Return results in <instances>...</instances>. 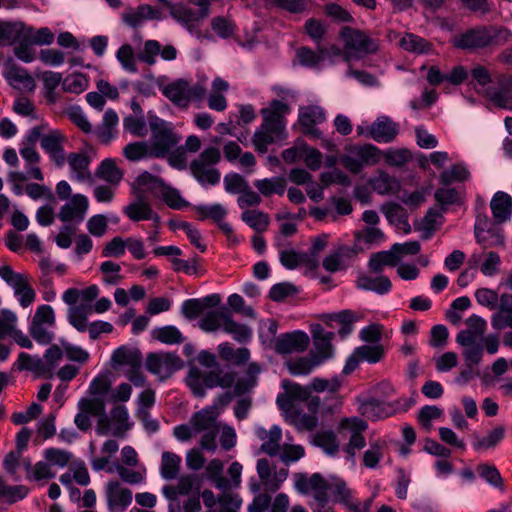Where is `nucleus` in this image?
Segmentation results:
<instances>
[{
    "label": "nucleus",
    "instance_id": "f257e3e1",
    "mask_svg": "<svg viewBox=\"0 0 512 512\" xmlns=\"http://www.w3.org/2000/svg\"><path fill=\"white\" fill-rule=\"evenodd\" d=\"M261 368L257 363H250L246 370L239 374L230 369H215L207 373L200 368L191 366L186 379L188 387L196 397H204L206 389L216 387H233L234 395L250 392L256 385Z\"/></svg>",
    "mask_w": 512,
    "mask_h": 512
},
{
    "label": "nucleus",
    "instance_id": "f03ea898",
    "mask_svg": "<svg viewBox=\"0 0 512 512\" xmlns=\"http://www.w3.org/2000/svg\"><path fill=\"white\" fill-rule=\"evenodd\" d=\"M232 397L233 395L228 392L219 395L212 405L194 413L188 423L175 426L173 436L180 442H188L201 434L200 448L214 453L217 449L216 438L219 432L217 418L221 408L228 405Z\"/></svg>",
    "mask_w": 512,
    "mask_h": 512
},
{
    "label": "nucleus",
    "instance_id": "7ed1b4c3",
    "mask_svg": "<svg viewBox=\"0 0 512 512\" xmlns=\"http://www.w3.org/2000/svg\"><path fill=\"white\" fill-rule=\"evenodd\" d=\"M290 113V106L277 99L260 110L262 123L252 137L253 145L258 152L265 153L269 145L286 140V116Z\"/></svg>",
    "mask_w": 512,
    "mask_h": 512
},
{
    "label": "nucleus",
    "instance_id": "20e7f679",
    "mask_svg": "<svg viewBox=\"0 0 512 512\" xmlns=\"http://www.w3.org/2000/svg\"><path fill=\"white\" fill-rule=\"evenodd\" d=\"M511 32L503 27H477L452 39V44L460 49H479L493 45H502L506 43Z\"/></svg>",
    "mask_w": 512,
    "mask_h": 512
},
{
    "label": "nucleus",
    "instance_id": "39448f33",
    "mask_svg": "<svg viewBox=\"0 0 512 512\" xmlns=\"http://www.w3.org/2000/svg\"><path fill=\"white\" fill-rule=\"evenodd\" d=\"M149 128L151 131L148 140L154 158H165L170 150L175 148L182 140L172 122L166 121L156 115L149 116Z\"/></svg>",
    "mask_w": 512,
    "mask_h": 512
},
{
    "label": "nucleus",
    "instance_id": "423d86ee",
    "mask_svg": "<svg viewBox=\"0 0 512 512\" xmlns=\"http://www.w3.org/2000/svg\"><path fill=\"white\" fill-rule=\"evenodd\" d=\"M358 412L369 420L384 419L394 414L409 410L414 404L413 397H400L394 401L386 402L375 396L359 397Z\"/></svg>",
    "mask_w": 512,
    "mask_h": 512
},
{
    "label": "nucleus",
    "instance_id": "0eeeda50",
    "mask_svg": "<svg viewBox=\"0 0 512 512\" xmlns=\"http://www.w3.org/2000/svg\"><path fill=\"white\" fill-rule=\"evenodd\" d=\"M221 159L220 150L215 146L206 147L189 165L192 176L202 186H214L220 182L221 173L216 165Z\"/></svg>",
    "mask_w": 512,
    "mask_h": 512
},
{
    "label": "nucleus",
    "instance_id": "6e6552de",
    "mask_svg": "<svg viewBox=\"0 0 512 512\" xmlns=\"http://www.w3.org/2000/svg\"><path fill=\"white\" fill-rule=\"evenodd\" d=\"M340 36L344 42L343 56L347 62L359 60L378 49L377 41L363 31L344 27L341 29Z\"/></svg>",
    "mask_w": 512,
    "mask_h": 512
},
{
    "label": "nucleus",
    "instance_id": "1a4fd4ad",
    "mask_svg": "<svg viewBox=\"0 0 512 512\" xmlns=\"http://www.w3.org/2000/svg\"><path fill=\"white\" fill-rule=\"evenodd\" d=\"M56 315L52 306L39 305L29 323L31 337L40 345H49L55 338Z\"/></svg>",
    "mask_w": 512,
    "mask_h": 512
},
{
    "label": "nucleus",
    "instance_id": "9d476101",
    "mask_svg": "<svg viewBox=\"0 0 512 512\" xmlns=\"http://www.w3.org/2000/svg\"><path fill=\"white\" fill-rule=\"evenodd\" d=\"M341 156V164L349 172L357 174L365 166L377 164L382 158L381 150L373 144L349 145Z\"/></svg>",
    "mask_w": 512,
    "mask_h": 512
},
{
    "label": "nucleus",
    "instance_id": "9b49d317",
    "mask_svg": "<svg viewBox=\"0 0 512 512\" xmlns=\"http://www.w3.org/2000/svg\"><path fill=\"white\" fill-rule=\"evenodd\" d=\"M368 429V423L357 416L343 418L339 422L338 431L340 434L348 437V442L344 447L347 460L355 462L357 452L366 446L364 433Z\"/></svg>",
    "mask_w": 512,
    "mask_h": 512
},
{
    "label": "nucleus",
    "instance_id": "f8f14e48",
    "mask_svg": "<svg viewBox=\"0 0 512 512\" xmlns=\"http://www.w3.org/2000/svg\"><path fill=\"white\" fill-rule=\"evenodd\" d=\"M341 478L335 475H328L327 477L322 476L320 473H314L308 477L304 473H295L293 475V483L295 490L303 495L312 493L314 500L320 494L330 492L333 496L336 484L340 482Z\"/></svg>",
    "mask_w": 512,
    "mask_h": 512
},
{
    "label": "nucleus",
    "instance_id": "ddd939ff",
    "mask_svg": "<svg viewBox=\"0 0 512 512\" xmlns=\"http://www.w3.org/2000/svg\"><path fill=\"white\" fill-rule=\"evenodd\" d=\"M162 93L175 105L187 107L191 101H202L206 96L203 84L190 85L184 79H178L162 89Z\"/></svg>",
    "mask_w": 512,
    "mask_h": 512
},
{
    "label": "nucleus",
    "instance_id": "4468645a",
    "mask_svg": "<svg viewBox=\"0 0 512 512\" xmlns=\"http://www.w3.org/2000/svg\"><path fill=\"white\" fill-rule=\"evenodd\" d=\"M182 366V360L173 353H150L146 358L148 371L156 375L161 381L169 378L175 371L181 369Z\"/></svg>",
    "mask_w": 512,
    "mask_h": 512
},
{
    "label": "nucleus",
    "instance_id": "2eb2a0df",
    "mask_svg": "<svg viewBox=\"0 0 512 512\" xmlns=\"http://www.w3.org/2000/svg\"><path fill=\"white\" fill-rule=\"evenodd\" d=\"M91 466L95 471L105 470L110 474L117 473L118 476L128 484L135 485L145 481L146 470L144 468L137 471L131 470L118 462H114L112 465H108L106 458H93L91 460Z\"/></svg>",
    "mask_w": 512,
    "mask_h": 512
},
{
    "label": "nucleus",
    "instance_id": "dca6fc26",
    "mask_svg": "<svg viewBox=\"0 0 512 512\" xmlns=\"http://www.w3.org/2000/svg\"><path fill=\"white\" fill-rule=\"evenodd\" d=\"M326 120V114L322 107L318 105H308L300 107L298 122L304 134L312 138L319 139L322 136L321 131L316 127Z\"/></svg>",
    "mask_w": 512,
    "mask_h": 512
},
{
    "label": "nucleus",
    "instance_id": "f3484780",
    "mask_svg": "<svg viewBox=\"0 0 512 512\" xmlns=\"http://www.w3.org/2000/svg\"><path fill=\"white\" fill-rule=\"evenodd\" d=\"M105 498L110 512H123L132 502V491L118 481H109L105 487Z\"/></svg>",
    "mask_w": 512,
    "mask_h": 512
},
{
    "label": "nucleus",
    "instance_id": "a211bd4d",
    "mask_svg": "<svg viewBox=\"0 0 512 512\" xmlns=\"http://www.w3.org/2000/svg\"><path fill=\"white\" fill-rule=\"evenodd\" d=\"M88 198L83 194H75L61 208L58 218L65 223L80 224L88 211Z\"/></svg>",
    "mask_w": 512,
    "mask_h": 512
},
{
    "label": "nucleus",
    "instance_id": "6ab92c4d",
    "mask_svg": "<svg viewBox=\"0 0 512 512\" xmlns=\"http://www.w3.org/2000/svg\"><path fill=\"white\" fill-rule=\"evenodd\" d=\"M334 337V332L326 331L320 325L312 329V338L314 344V351L312 356L322 365L334 356V348L331 341Z\"/></svg>",
    "mask_w": 512,
    "mask_h": 512
},
{
    "label": "nucleus",
    "instance_id": "aec40b11",
    "mask_svg": "<svg viewBox=\"0 0 512 512\" xmlns=\"http://www.w3.org/2000/svg\"><path fill=\"white\" fill-rule=\"evenodd\" d=\"M310 343L309 336L303 331L284 333L275 339V351L279 354H292L305 351Z\"/></svg>",
    "mask_w": 512,
    "mask_h": 512
},
{
    "label": "nucleus",
    "instance_id": "412c9836",
    "mask_svg": "<svg viewBox=\"0 0 512 512\" xmlns=\"http://www.w3.org/2000/svg\"><path fill=\"white\" fill-rule=\"evenodd\" d=\"M66 137L59 130H52L43 135L40 140L41 148L48 154L56 166L62 167L66 162L64 142Z\"/></svg>",
    "mask_w": 512,
    "mask_h": 512
},
{
    "label": "nucleus",
    "instance_id": "4be33fe9",
    "mask_svg": "<svg viewBox=\"0 0 512 512\" xmlns=\"http://www.w3.org/2000/svg\"><path fill=\"white\" fill-rule=\"evenodd\" d=\"M123 213L133 222L152 221L158 225L161 219L141 195H135V198L123 208Z\"/></svg>",
    "mask_w": 512,
    "mask_h": 512
},
{
    "label": "nucleus",
    "instance_id": "5701e85b",
    "mask_svg": "<svg viewBox=\"0 0 512 512\" xmlns=\"http://www.w3.org/2000/svg\"><path fill=\"white\" fill-rule=\"evenodd\" d=\"M335 502L342 504L348 512H370L373 498H367L365 501L360 502L353 499L352 490H350L343 479L336 484V489L333 494Z\"/></svg>",
    "mask_w": 512,
    "mask_h": 512
},
{
    "label": "nucleus",
    "instance_id": "b1692460",
    "mask_svg": "<svg viewBox=\"0 0 512 512\" xmlns=\"http://www.w3.org/2000/svg\"><path fill=\"white\" fill-rule=\"evenodd\" d=\"M257 438L261 441V452L276 456L281 452L282 429L278 425H273L269 430L263 427H257L255 430Z\"/></svg>",
    "mask_w": 512,
    "mask_h": 512
},
{
    "label": "nucleus",
    "instance_id": "393cba45",
    "mask_svg": "<svg viewBox=\"0 0 512 512\" xmlns=\"http://www.w3.org/2000/svg\"><path fill=\"white\" fill-rule=\"evenodd\" d=\"M171 17L183 28L192 33L205 18V12L200 13L186 4L178 3L176 6H171Z\"/></svg>",
    "mask_w": 512,
    "mask_h": 512
},
{
    "label": "nucleus",
    "instance_id": "a878e982",
    "mask_svg": "<svg viewBox=\"0 0 512 512\" xmlns=\"http://www.w3.org/2000/svg\"><path fill=\"white\" fill-rule=\"evenodd\" d=\"M201 497L207 508L206 512H232L241 505V501L230 494H223L216 498L212 491L204 490Z\"/></svg>",
    "mask_w": 512,
    "mask_h": 512
},
{
    "label": "nucleus",
    "instance_id": "bb28decb",
    "mask_svg": "<svg viewBox=\"0 0 512 512\" xmlns=\"http://www.w3.org/2000/svg\"><path fill=\"white\" fill-rule=\"evenodd\" d=\"M221 301L218 294H210L203 298H192L185 300L181 305V312L187 319H196L202 315L207 308L217 306Z\"/></svg>",
    "mask_w": 512,
    "mask_h": 512
},
{
    "label": "nucleus",
    "instance_id": "cd10ccee",
    "mask_svg": "<svg viewBox=\"0 0 512 512\" xmlns=\"http://www.w3.org/2000/svg\"><path fill=\"white\" fill-rule=\"evenodd\" d=\"M399 132V126L387 116H379L372 124L370 138L378 143L392 142Z\"/></svg>",
    "mask_w": 512,
    "mask_h": 512
},
{
    "label": "nucleus",
    "instance_id": "c85d7f7f",
    "mask_svg": "<svg viewBox=\"0 0 512 512\" xmlns=\"http://www.w3.org/2000/svg\"><path fill=\"white\" fill-rule=\"evenodd\" d=\"M19 371H29L35 376L51 375V364L49 365L43 358L38 355H31L21 352L14 363Z\"/></svg>",
    "mask_w": 512,
    "mask_h": 512
},
{
    "label": "nucleus",
    "instance_id": "c756f323",
    "mask_svg": "<svg viewBox=\"0 0 512 512\" xmlns=\"http://www.w3.org/2000/svg\"><path fill=\"white\" fill-rule=\"evenodd\" d=\"M466 326V329L457 334L456 341L483 342L484 333L487 329V322L484 318L473 314L466 319Z\"/></svg>",
    "mask_w": 512,
    "mask_h": 512
},
{
    "label": "nucleus",
    "instance_id": "7c9ffc66",
    "mask_svg": "<svg viewBox=\"0 0 512 512\" xmlns=\"http://www.w3.org/2000/svg\"><path fill=\"white\" fill-rule=\"evenodd\" d=\"M355 255L356 250L354 248L343 246L327 255L323 259L322 265L326 271L334 273L346 269Z\"/></svg>",
    "mask_w": 512,
    "mask_h": 512
},
{
    "label": "nucleus",
    "instance_id": "2f4dec72",
    "mask_svg": "<svg viewBox=\"0 0 512 512\" xmlns=\"http://www.w3.org/2000/svg\"><path fill=\"white\" fill-rule=\"evenodd\" d=\"M368 184L375 193L383 196L396 194L401 189L400 181L383 170H378Z\"/></svg>",
    "mask_w": 512,
    "mask_h": 512
},
{
    "label": "nucleus",
    "instance_id": "473e14b6",
    "mask_svg": "<svg viewBox=\"0 0 512 512\" xmlns=\"http://www.w3.org/2000/svg\"><path fill=\"white\" fill-rule=\"evenodd\" d=\"M66 160L70 168V177L72 180L83 182L91 180L92 174L89 169L90 159L84 153H70Z\"/></svg>",
    "mask_w": 512,
    "mask_h": 512
},
{
    "label": "nucleus",
    "instance_id": "72a5a7b5",
    "mask_svg": "<svg viewBox=\"0 0 512 512\" xmlns=\"http://www.w3.org/2000/svg\"><path fill=\"white\" fill-rule=\"evenodd\" d=\"M356 286L361 290L371 291L379 295L388 294L392 289V283L385 275H360L357 278Z\"/></svg>",
    "mask_w": 512,
    "mask_h": 512
},
{
    "label": "nucleus",
    "instance_id": "f704fd0d",
    "mask_svg": "<svg viewBox=\"0 0 512 512\" xmlns=\"http://www.w3.org/2000/svg\"><path fill=\"white\" fill-rule=\"evenodd\" d=\"M490 208L498 223L506 222L512 216V197L506 192L498 191L491 199Z\"/></svg>",
    "mask_w": 512,
    "mask_h": 512
},
{
    "label": "nucleus",
    "instance_id": "c9c22d12",
    "mask_svg": "<svg viewBox=\"0 0 512 512\" xmlns=\"http://www.w3.org/2000/svg\"><path fill=\"white\" fill-rule=\"evenodd\" d=\"M165 183L162 179L149 172H143L133 182V193L137 196H144L146 193L159 195Z\"/></svg>",
    "mask_w": 512,
    "mask_h": 512
},
{
    "label": "nucleus",
    "instance_id": "e433bc0d",
    "mask_svg": "<svg viewBox=\"0 0 512 512\" xmlns=\"http://www.w3.org/2000/svg\"><path fill=\"white\" fill-rule=\"evenodd\" d=\"M488 222L477 221L475 224V237L477 242L484 248L501 246L504 244V237L497 228H487Z\"/></svg>",
    "mask_w": 512,
    "mask_h": 512
},
{
    "label": "nucleus",
    "instance_id": "4c0bfd02",
    "mask_svg": "<svg viewBox=\"0 0 512 512\" xmlns=\"http://www.w3.org/2000/svg\"><path fill=\"white\" fill-rule=\"evenodd\" d=\"M229 83L221 77L212 81L211 92L207 98V105L215 111H224L227 108V100L224 95L229 90Z\"/></svg>",
    "mask_w": 512,
    "mask_h": 512
},
{
    "label": "nucleus",
    "instance_id": "58836bf2",
    "mask_svg": "<svg viewBox=\"0 0 512 512\" xmlns=\"http://www.w3.org/2000/svg\"><path fill=\"white\" fill-rule=\"evenodd\" d=\"M505 436V428L503 426H497L490 431L485 436H480L477 433L473 434L472 439V448L476 452H483L489 449L495 448Z\"/></svg>",
    "mask_w": 512,
    "mask_h": 512
},
{
    "label": "nucleus",
    "instance_id": "ea45409f",
    "mask_svg": "<svg viewBox=\"0 0 512 512\" xmlns=\"http://www.w3.org/2000/svg\"><path fill=\"white\" fill-rule=\"evenodd\" d=\"M111 361L115 366H128L131 369H139L142 365V355L136 348L121 346L113 351Z\"/></svg>",
    "mask_w": 512,
    "mask_h": 512
},
{
    "label": "nucleus",
    "instance_id": "a19ab883",
    "mask_svg": "<svg viewBox=\"0 0 512 512\" xmlns=\"http://www.w3.org/2000/svg\"><path fill=\"white\" fill-rule=\"evenodd\" d=\"M162 493L171 503H180V497L190 496L193 492V481L190 476H182L175 485H167L162 488ZM173 504H170L172 506Z\"/></svg>",
    "mask_w": 512,
    "mask_h": 512
},
{
    "label": "nucleus",
    "instance_id": "79ce46f5",
    "mask_svg": "<svg viewBox=\"0 0 512 512\" xmlns=\"http://www.w3.org/2000/svg\"><path fill=\"white\" fill-rule=\"evenodd\" d=\"M96 176L111 186L116 187L123 178V172L117 167L113 159L107 158L104 159L96 169Z\"/></svg>",
    "mask_w": 512,
    "mask_h": 512
},
{
    "label": "nucleus",
    "instance_id": "37998d69",
    "mask_svg": "<svg viewBox=\"0 0 512 512\" xmlns=\"http://www.w3.org/2000/svg\"><path fill=\"white\" fill-rule=\"evenodd\" d=\"M26 469L28 470L26 478L29 481L42 482V484L55 478L57 474L46 460L38 461L34 466L28 463Z\"/></svg>",
    "mask_w": 512,
    "mask_h": 512
},
{
    "label": "nucleus",
    "instance_id": "c03bdc74",
    "mask_svg": "<svg viewBox=\"0 0 512 512\" xmlns=\"http://www.w3.org/2000/svg\"><path fill=\"white\" fill-rule=\"evenodd\" d=\"M222 330L230 334L237 342H246L252 337V330L245 324L235 321L232 316L226 312Z\"/></svg>",
    "mask_w": 512,
    "mask_h": 512
},
{
    "label": "nucleus",
    "instance_id": "a18cd8bd",
    "mask_svg": "<svg viewBox=\"0 0 512 512\" xmlns=\"http://www.w3.org/2000/svg\"><path fill=\"white\" fill-rule=\"evenodd\" d=\"M182 459L179 455L165 451L162 453L160 474L165 480L176 479L181 468Z\"/></svg>",
    "mask_w": 512,
    "mask_h": 512
},
{
    "label": "nucleus",
    "instance_id": "49530a36",
    "mask_svg": "<svg viewBox=\"0 0 512 512\" xmlns=\"http://www.w3.org/2000/svg\"><path fill=\"white\" fill-rule=\"evenodd\" d=\"M382 210L389 223L395 225L398 229H402L405 233L411 231L406 212L399 204L390 203L384 206Z\"/></svg>",
    "mask_w": 512,
    "mask_h": 512
},
{
    "label": "nucleus",
    "instance_id": "de8ad7c7",
    "mask_svg": "<svg viewBox=\"0 0 512 512\" xmlns=\"http://www.w3.org/2000/svg\"><path fill=\"white\" fill-rule=\"evenodd\" d=\"M6 80L17 89L31 90L35 86L33 77L23 68L11 67L5 74Z\"/></svg>",
    "mask_w": 512,
    "mask_h": 512
},
{
    "label": "nucleus",
    "instance_id": "09e8293b",
    "mask_svg": "<svg viewBox=\"0 0 512 512\" xmlns=\"http://www.w3.org/2000/svg\"><path fill=\"white\" fill-rule=\"evenodd\" d=\"M319 366L321 365L318 364V361L312 355L307 357H298L286 362L288 371L294 376L308 375Z\"/></svg>",
    "mask_w": 512,
    "mask_h": 512
},
{
    "label": "nucleus",
    "instance_id": "8fccbe9b",
    "mask_svg": "<svg viewBox=\"0 0 512 512\" xmlns=\"http://www.w3.org/2000/svg\"><path fill=\"white\" fill-rule=\"evenodd\" d=\"M0 278L14 293L30 281L28 274L16 272L7 264L0 265Z\"/></svg>",
    "mask_w": 512,
    "mask_h": 512
},
{
    "label": "nucleus",
    "instance_id": "3c124183",
    "mask_svg": "<svg viewBox=\"0 0 512 512\" xmlns=\"http://www.w3.org/2000/svg\"><path fill=\"white\" fill-rule=\"evenodd\" d=\"M123 154L126 159L133 162L154 158L148 140L127 144L123 149Z\"/></svg>",
    "mask_w": 512,
    "mask_h": 512
},
{
    "label": "nucleus",
    "instance_id": "603ef678",
    "mask_svg": "<svg viewBox=\"0 0 512 512\" xmlns=\"http://www.w3.org/2000/svg\"><path fill=\"white\" fill-rule=\"evenodd\" d=\"M254 186L258 189L259 193L265 197L272 194L283 195L285 192L286 182L282 177H271L261 180H256Z\"/></svg>",
    "mask_w": 512,
    "mask_h": 512
},
{
    "label": "nucleus",
    "instance_id": "864d4df0",
    "mask_svg": "<svg viewBox=\"0 0 512 512\" xmlns=\"http://www.w3.org/2000/svg\"><path fill=\"white\" fill-rule=\"evenodd\" d=\"M399 43L408 52L428 54L432 51V45L427 40L411 33L405 34Z\"/></svg>",
    "mask_w": 512,
    "mask_h": 512
},
{
    "label": "nucleus",
    "instance_id": "5fc2aeb1",
    "mask_svg": "<svg viewBox=\"0 0 512 512\" xmlns=\"http://www.w3.org/2000/svg\"><path fill=\"white\" fill-rule=\"evenodd\" d=\"M296 55L301 65L308 68H321L324 66L326 50L322 48L315 52L309 48H300Z\"/></svg>",
    "mask_w": 512,
    "mask_h": 512
},
{
    "label": "nucleus",
    "instance_id": "6e6d98bb",
    "mask_svg": "<svg viewBox=\"0 0 512 512\" xmlns=\"http://www.w3.org/2000/svg\"><path fill=\"white\" fill-rule=\"evenodd\" d=\"M397 260L391 250H383L373 253L368 261L369 270L373 273H380L385 266H396Z\"/></svg>",
    "mask_w": 512,
    "mask_h": 512
},
{
    "label": "nucleus",
    "instance_id": "4d7b16f0",
    "mask_svg": "<svg viewBox=\"0 0 512 512\" xmlns=\"http://www.w3.org/2000/svg\"><path fill=\"white\" fill-rule=\"evenodd\" d=\"M462 347V355L466 366H478L483 357L482 342L456 341Z\"/></svg>",
    "mask_w": 512,
    "mask_h": 512
},
{
    "label": "nucleus",
    "instance_id": "13d9d810",
    "mask_svg": "<svg viewBox=\"0 0 512 512\" xmlns=\"http://www.w3.org/2000/svg\"><path fill=\"white\" fill-rule=\"evenodd\" d=\"M478 475L490 486L504 489L503 478L495 465L489 463H480L477 465Z\"/></svg>",
    "mask_w": 512,
    "mask_h": 512
},
{
    "label": "nucleus",
    "instance_id": "bf43d9fd",
    "mask_svg": "<svg viewBox=\"0 0 512 512\" xmlns=\"http://www.w3.org/2000/svg\"><path fill=\"white\" fill-rule=\"evenodd\" d=\"M285 421L299 431H312L317 425V418L314 415L302 413L297 409L288 414Z\"/></svg>",
    "mask_w": 512,
    "mask_h": 512
},
{
    "label": "nucleus",
    "instance_id": "052dcab7",
    "mask_svg": "<svg viewBox=\"0 0 512 512\" xmlns=\"http://www.w3.org/2000/svg\"><path fill=\"white\" fill-rule=\"evenodd\" d=\"M226 311L213 310L207 312L200 320L199 327L207 333L216 332L222 329Z\"/></svg>",
    "mask_w": 512,
    "mask_h": 512
},
{
    "label": "nucleus",
    "instance_id": "680f3d73",
    "mask_svg": "<svg viewBox=\"0 0 512 512\" xmlns=\"http://www.w3.org/2000/svg\"><path fill=\"white\" fill-rule=\"evenodd\" d=\"M193 209L200 220L212 219L216 223L224 219L227 214V210L220 203L196 205Z\"/></svg>",
    "mask_w": 512,
    "mask_h": 512
},
{
    "label": "nucleus",
    "instance_id": "e2e57ef3",
    "mask_svg": "<svg viewBox=\"0 0 512 512\" xmlns=\"http://www.w3.org/2000/svg\"><path fill=\"white\" fill-rule=\"evenodd\" d=\"M116 58L126 72L132 74H136L138 72L137 57L135 56L131 45H122L116 52Z\"/></svg>",
    "mask_w": 512,
    "mask_h": 512
},
{
    "label": "nucleus",
    "instance_id": "0e129e2a",
    "mask_svg": "<svg viewBox=\"0 0 512 512\" xmlns=\"http://www.w3.org/2000/svg\"><path fill=\"white\" fill-rule=\"evenodd\" d=\"M158 196L162 198L168 207L175 210H181L189 206V203L182 197L179 190L167 184L164 185Z\"/></svg>",
    "mask_w": 512,
    "mask_h": 512
},
{
    "label": "nucleus",
    "instance_id": "69168bd1",
    "mask_svg": "<svg viewBox=\"0 0 512 512\" xmlns=\"http://www.w3.org/2000/svg\"><path fill=\"white\" fill-rule=\"evenodd\" d=\"M224 464L219 459H212L206 466V474L220 490L229 488L228 481L222 476Z\"/></svg>",
    "mask_w": 512,
    "mask_h": 512
},
{
    "label": "nucleus",
    "instance_id": "338daca9",
    "mask_svg": "<svg viewBox=\"0 0 512 512\" xmlns=\"http://www.w3.org/2000/svg\"><path fill=\"white\" fill-rule=\"evenodd\" d=\"M241 218L257 232L265 231L269 224L268 215L258 210H246L242 213Z\"/></svg>",
    "mask_w": 512,
    "mask_h": 512
},
{
    "label": "nucleus",
    "instance_id": "774afa93",
    "mask_svg": "<svg viewBox=\"0 0 512 512\" xmlns=\"http://www.w3.org/2000/svg\"><path fill=\"white\" fill-rule=\"evenodd\" d=\"M384 456V444L375 441L369 444L363 453V465L369 469H376Z\"/></svg>",
    "mask_w": 512,
    "mask_h": 512
}]
</instances>
